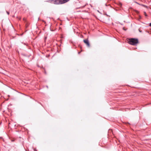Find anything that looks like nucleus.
Returning a JSON list of instances; mask_svg holds the SVG:
<instances>
[{
  "label": "nucleus",
  "instance_id": "1",
  "mask_svg": "<svg viewBox=\"0 0 151 151\" xmlns=\"http://www.w3.org/2000/svg\"><path fill=\"white\" fill-rule=\"evenodd\" d=\"M129 43L132 45H135L139 42L138 39L136 38H130L128 39Z\"/></svg>",
  "mask_w": 151,
  "mask_h": 151
},
{
  "label": "nucleus",
  "instance_id": "2",
  "mask_svg": "<svg viewBox=\"0 0 151 151\" xmlns=\"http://www.w3.org/2000/svg\"><path fill=\"white\" fill-rule=\"evenodd\" d=\"M47 2L55 4H62L61 0H49L47 1Z\"/></svg>",
  "mask_w": 151,
  "mask_h": 151
},
{
  "label": "nucleus",
  "instance_id": "3",
  "mask_svg": "<svg viewBox=\"0 0 151 151\" xmlns=\"http://www.w3.org/2000/svg\"><path fill=\"white\" fill-rule=\"evenodd\" d=\"M83 42L87 45L88 47H90V44L88 40V39L84 40Z\"/></svg>",
  "mask_w": 151,
  "mask_h": 151
},
{
  "label": "nucleus",
  "instance_id": "4",
  "mask_svg": "<svg viewBox=\"0 0 151 151\" xmlns=\"http://www.w3.org/2000/svg\"><path fill=\"white\" fill-rule=\"evenodd\" d=\"M70 0H61V4H63L69 1Z\"/></svg>",
  "mask_w": 151,
  "mask_h": 151
},
{
  "label": "nucleus",
  "instance_id": "5",
  "mask_svg": "<svg viewBox=\"0 0 151 151\" xmlns=\"http://www.w3.org/2000/svg\"><path fill=\"white\" fill-rule=\"evenodd\" d=\"M29 26V24L28 23V22H27L26 23V25H25V26H26V27L27 28Z\"/></svg>",
  "mask_w": 151,
  "mask_h": 151
},
{
  "label": "nucleus",
  "instance_id": "6",
  "mask_svg": "<svg viewBox=\"0 0 151 151\" xmlns=\"http://www.w3.org/2000/svg\"><path fill=\"white\" fill-rule=\"evenodd\" d=\"M23 20L24 21H26V19L25 18H23Z\"/></svg>",
  "mask_w": 151,
  "mask_h": 151
},
{
  "label": "nucleus",
  "instance_id": "7",
  "mask_svg": "<svg viewBox=\"0 0 151 151\" xmlns=\"http://www.w3.org/2000/svg\"><path fill=\"white\" fill-rule=\"evenodd\" d=\"M6 13L8 15L9 14V12L6 11Z\"/></svg>",
  "mask_w": 151,
  "mask_h": 151
},
{
  "label": "nucleus",
  "instance_id": "8",
  "mask_svg": "<svg viewBox=\"0 0 151 151\" xmlns=\"http://www.w3.org/2000/svg\"><path fill=\"white\" fill-rule=\"evenodd\" d=\"M139 32H142V31H141V30H139Z\"/></svg>",
  "mask_w": 151,
  "mask_h": 151
},
{
  "label": "nucleus",
  "instance_id": "9",
  "mask_svg": "<svg viewBox=\"0 0 151 151\" xmlns=\"http://www.w3.org/2000/svg\"><path fill=\"white\" fill-rule=\"evenodd\" d=\"M150 26L151 27V23H150Z\"/></svg>",
  "mask_w": 151,
  "mask_h": 151
},
{
  "label": "nucleus",
  "instance_id": "10",
  "mask_svg": "<svg viewBox=\"0 0 151 151\" xmlns=\"http://www.w3.org/2000/svg\"><path fill=\"white\" fill-rule=\"evenodd\" d=\"M80 53V52H78V54H79Z\"/></svg>",
  "mask_w": 151,
  "mask_h": 151
},
{
  "label": "nucleus",
  "instance_id": "11",
  "mask_svg": "<svg viewBox=\"0 0 151 151\" xmlns=\"http://www.w3.org/2000/svg\"><path fill=\"white\" fill-rule=\"evenodd\" d=\"M19 20H20L21 19V18H19Z\"/></svg>",
  "mask_w": 151,
  "mask_h": 151
}]
</instances>
